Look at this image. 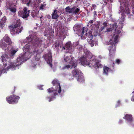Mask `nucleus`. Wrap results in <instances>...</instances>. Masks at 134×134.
<instances>
[{
    "instance_id": "nucleus-1",
    "label": "nucleus",
    "mask_w": 134,
    "mask_h": 134,
    "mask_svg": "<svg viewBox=\"0 0 134 134\" xmlns=\"http://www.w3.org/2000/svg\"><path fill=\"white\" fill-rule=\"evenodd\" d=\"M46 41H42L36 36L33 34L30 35L27 38L26 42L29 44H32L36 47L40 46L41 48H46L48 46L46 43Z\"/></svg>"
},
{
    "instance_id": "nucleus-2",
    "label": "nucleus",
    "mask_w": 134,
    "mask_h": 134,
    "mask_svg": "<svg viewBox=\"0 0 134 134\" xmlns=\"http://www.w3.org/2000/svg\"><path fill=\"white\" fill-rule=\"evenodd\" d=\"M70 63L71 66V68H74V69L72 71V73L74 77H75L77 80L79 82H82L83 80V78L81 75V71L79 69L76 68L77 66V60L73 59L70 62Z\"/></svg>"
},
{
    "instance_id": "nucleus-3",
    "label": "nucleus",
    "mask_w": 134,
    "mask_h": 134,
    "mask_svg": "<svg viewBox=\"0 0 134 134\" xmlns=\"http://www.w3.org/2000/svg\"><path fill=\"white\" fill-rule=\"evenodd\" d=\"M119 36L118 35H116L114 38H112L111 40H110L108 43V45H111L108 48L109 51V55L110 57L115 54L116 49V46L115 45L118 42Z\"/></svg>"
},
{
    "instance_id": "nucleus-4",
    "label": "nucleus",
    "mask_w": 134,
    "mask_h": 134,
    "mask_svg": "<svg viewBox=\"0 0 134 134\" xmlns=\"http://www.w3.org/2000/svg\"><path fill=\"white\" fill-rule=\"evenodd\" d=\"M23 28L22 26L20 27V23L17 21L13 26L12 29L10 30V33L12 35L18 34L21 32L23 29Z\"/></svg>"
},
{
    "instance_id": "nucleus-5",
    "label": "nucleus",
    "mask_w": 134,
    "mask_h": 134,
    "mask_svg": "<svg viewBox=\"0 0 134 134\" xmlns=\"http://www.w3.org/2000/svg\"><path fill=\"white\" fill-rule=\"evenodd\" d=\"M88 66L92 68L93 67L96 70L100 68H101V65L99 64V61L95 58L92 57L90 61L89 62Z\"/></svg>"
},
{
    "instance_id": "nucleus-6",
    "label": "nucleus",
    "mask_w": 134,
    "mask_h": 134,
    "mask_svg": "<svg viewBox=\"0 0 134 134\" xmlns=\"http://www.w3.org/2000/svg\"><path fill=\"white\" fill-rule=\"evenodd\" d=\"M24 52L23 55L20 56L16 59V62H20V65L23 63L24 60H26L30 58V56H29L30 54V51H25Z\"/></svg>"
},
{
    "instance_id": "nucleus-7",
    "label": "nucleus",
    "mask_w": 134,
    "mask_h": 134,
    "mask_svg": "<svg viewBox=\"0 0 134 134\" xmlns=\"http://www.w3.org/2000/svg\"><path fill=\"white\" fill-rule=\"evenodd\" d=\"M20 97L15 94L6 97L7 102L10 104H14L17 103Z\"/></svg>"
},
{
    "instance_id": "nucleus-8",
    "label": "nucleus",
    "mask_w": 134,
    "mask_h": 134,
    "mask_svg": "<svg viewBox=\"0 0 134 134\" xmlns=\"http://www.w3.org/2000/svg\"><path fill=\"white\" fill-rule=\"evenodd\" d=\"M30 10H27L26 7H24L22 10L19 11L18 12V15L23 19L26 18L28 17L30 15Z\"/></svg>"
},
{
    "instance_id": "nucleus-9",
    "label": "nucleus",
    "mask_w": 134,
    "mask_h": 134,
    "mask_svg": "<svg viewBox=\"0 0 134 134\" xmlns=\"http://www.w3.org/2000/svg\"><path fill=\"white\" fill-rule=\"evenodd\" d=\"M65 10L68 13L74 14H77L79 12L80 9L79 8H76V6H74L71 8L69 6H68L66 8Z\"/></svg>"
},
{
    "instance_id": "nucleus-10",
    "label": "nucleus",
    "mask_w": 134,
    "mask_h": 134,
    "mask_svg": "<svg viewBox=\"0 0 134 134\" xmlns=\"http://www.w3.org/2000/svg\"><path fill=\"white\" fill-rule=\"evenodd\" d=\"M118 26L117 25V23H114L113 24L111 28H110L107 29L106 31H105L108 32H109L111 31L114 30L115 31L114 33L115 34V36L119 34L121 32V30L120 29H119L118 27Z\"/></svg>"
},
{
    "instance_id": "nucleus-11",
    "label": "nucleus",
    "mask_w": 134,
    "mask_h": 134,
    "mask_svg": "<svg viewBox=\"0 0 134 134\" xmlns=\"http://www.w3.org/2000/svg\"><path fill=\"white\" fill-rule=\"evenodd\" d=\"M43 58L47 62V63L50 65V66L52 67V65L51 63L52 62V59L51 52L49 51L48 53L45 54L43 55Z\"/></svg>"
},
{
    "instance_id": "nucleus-12",
    "label": "nucleus",
    "mask_w": 134,
    "mask_h": 134,
    "mask_svg": "<svg viewBox=\"0 0 134 134\" xmlns=\"http://www.w3.org/2000/svg\"><path fill=\"white\" fill-rule=\"evenodd\" d=\"M72 45L70 42H68L65 44L64 46H63L62 48V49L65 50L66 49L68 50V52L72 53L73 50L72 49Z\"/></svg>"
},
{
    "instance_id": "nucleus-13",
    "label": "nucleus",
    "mask_w": 134,
    "mask_h": 134,
    "mask_svg": "<svg viewBox=\"0 0 134 134\" xmlns=\"http://www.w3.org/2000/svg\"><path fill=\"white\" fill-rule=\"evenodd\" d=\"M4 41L7 43L8 44V50L9 49L10 47H11L12 48V43L13 42H12L10 38L8 36V35L6 34L5 36L3 37Z\"/></svg>"
},
{
    "instance_id": "nucleus-14",
    "label": "nucleus",
    "mask_w": 134,
    "mask_h": 134,
    "mask_svg": "<svg viewBox=\"0 0 134 134\" xmlns=\"http://www.w3.org/2000/svg\"><path fill=\"white\" fill-rule=\"evenodd\" d=\"M52 82L53 86H55L56 90H58V93H60L61 91V88L58 80L57 79H54Z\"/></svg>"
},
{
    "instance_id": "nucleus-15",
    "label": "nucleus",
    "mask_w": 134,
    "mask_h": 134,
    "mask_svg": "<svg viewBox=\"0 0 134 134\" xmlns=\"http://www.w3.org/2000/svg\"><path fill=\"white\" fill-rule=\"evenodd\" d=\"M1 58L3 65L4 68H5L7 65V59H9L8 56L7 54L5 53L2 55Z\"/></svg>"
},
{
    "instance_id": "nucleus-16",
    "label": "nucleus",
    "mask_w": 134,
    "mask_h": 134,
    "mask_svg": "<svg viewBox=\"0 0 134 134\" xmlns=\"http://www.w3.org/2000/svg\"><path fill=\"white\" fill-rule=\"evenodd\" d=\"M7 9L10 11L11 12L14 13L16 10V8L13 7V4L11 3H9L7 4L6 5Z\"/></svg>"
},
{
    "instance_id": "nucleus-17",
    "label": "nucleus",
    "mask_w": 134,
    "mask_h": 134,
    "mask_svg": "<svg viewBox=\"0 0 134 134\" xmlns=\"http://www.w3.org/2000/svg\"><path fill=\"white\" fill-rule=\"evenodd\" d=\"M80 62L81 64L85 66H88L89 62L87 61V58L82 57L80 59Z\"/></svg>"
},
{
    "instance_id": "nucleus-18",
    "label": "nucleus",
    "mask_w": 134,
    "mask_h": 134,
    "mask_svg": "<svg viewBox=\"0 0 134 134\" xmlns=\"http://www.w3.org/2000/svg\"><path fill=\"white\" fill-rule=\"evenodd\" d=\"M123 118L129 123H131L133 120V117L131 114H126Z\"/></svg>"
},
{
    "instance_id": "nucleus-19",
    "label": "nucleus",
    "mask_w": 134,
    "mask_h": 134,
    "mask_svg": "<svg viewBox=\"0 0 134 134\" xmlns=\"http://www.w3.org/2000/svg\"><path fill=\"white\" fill-rule=\"evenodd\" d=\"M77 30L79 32V34H80L81 36H82L84 32L85 27H83L82 29V27L80 25H77Z\"/></svg>"
},
{
    "instance_id": "nucleus-20",
    "label": "nucleus",
    "mask_w": 134,
    "mask_h": 134,
    "mask_svg": "<svg viewBox=\"0 0 134 134\" xmlns=\"http://www.w3.org/2000/svg\"><path fill=\"white\" fill-rule=\"evenodd\" d=\"M47 90L48 91L49 93H52L51 95H53L54 96L58 95V94L57 92H55V91H57V90H56V88L54 89L53 87L49 88Z\"/></svg>"
},
{
    "instance_id": "nucleus-21",
    "label": "nucleus",
    "mask_w": 134,
    "mask_h": 134,
    "mask_svg": "<svg viewBox=\"0 0 134 134\" xmlns=\"http://www.w3.org/2000/svg\"><path fill=\"white\" fill-rule=\"evenodd\" d=\"M58 10L56 9L54 10L52 15V18L54 19H57L59 16V15L58 14Z\"/></svg>"
},
{
    "instance_id": "nucleus-22",
    "label": "nucleus",
    "mask_w": 134,
    "mask_h": 134,
    "mask_svg": "<svg viewBox=\"0 0 134 134\" xmlns=\"http://www.w3.org/2000/svg\"><path fill=\"white\" fill-rule=\"evenodd\" d=\"M17 62L19 63L17 64L16 63H10V64H9V66L8 67V69L11 68H13L21 65H20V62Z\"/></svg>"
},
{
    "instance_id": "nucleus-23",
    "label": "nucleus",
    "mask_w": 134,
    "mask_h": 134,
    "mask_svg": "<svg viewBox=\"0 0 134 134\" xmlns=\"http://www.w3.org/2000/svg\"><path fill=\"white\" fill-rule=\"evenodd\" d=\"M13 47L12 48L11 47H10V48H11V51H10V56L11 57L13 56L16 53V52L18 51L17 50H15L13 49V46H12Z\"/></svg>"
},
{
    "instance_id": "nucleus-24",
    "label": "nucleus",
    "mask_w": 134,
    "mask_h": 134,
    "mask_svg": "<svg viewBox=\"0 0 134 134\" xmlns=\"http://www.w3.org/2000/svg\"><path fill=\"white\" fill-rule=\"evenodd\" d=\"M100 24V23L98 21H97L95 22L93 25L94 29L98 30Z\"/></svg>"
},
{
    "instance_id": "nucleus-25",
    "label": "nucleus",
    "mask_w": 134,
    "mask_h": 134,
    "mask_svg": "<svg viewBox=\"0 0 134 134\" xmlns=\"http://www.w3.org/2000/svg\"><path fill=\"white\" fill-rule=\"evenodd\" d=\"M70 59H71L70 60L71 61L74 59V58L71 57L70 56H67L66 57H64V60L66 62H68Z\"/></svg>"
},
{
    "instance_id": "nucleus-26",
    "label": "nucleus",
    "mask_w": 134,
    "mask_h": 134,
    "mask_svg": "<svg viewBox=\"0 0 134 134\" xmlns=\"http://www.w3.org/2000/svg\"><path fill=\"white\" fill-rule=\"evenodd\" d=\"M110 69V68L107 66H104L103 68V73L106 75L107 74L108 70Z\"/></svg>"
},
{
    "instance_id": "nucleus-27",
    "label": "nucleus",
    "mask_w": 134,
    "mask_h": 134,
    "mask_svg": "<svg viewBox=\"0 0 134 134\" xmlns=\"http://www.w3.org/2000/svg\"><path fill=\"white\" fill-rule=\"evenodd\" d=\"M30 47V45L28 44H26L24 48V52L25 51H29V48Z\"/></svg>"
},
{
    "instance_id": "nucleus-28",
    "label": "nucleus",
    "mask_w": 134,
    "mask_h": 134,
    "mask_svg": "<svg viewBox=\"0 0 134 134\" xmlns=\"http://www.w3.org/2000/svg\"><path fill=\"white\" fill-rule=\"evenodd\" d=\"M1 46L3 49H6L7 47V44L5 42H3L1 44Z\"/></svg>"
},
{
    "instance_id": "nucleus-29",
    "label": "nucleus",
    "mask_w": 134,
    "mask_h": 134,
    "mask_svg": "<svg viewBox=\"0 0 134 134\" xmlns=\"http://www.w3.org/2000/svg\"><path fill=\"white\" fill-rule=\"evenodd\" d=\"M87 36L88 37L87 38V40H92L93 35L92 33H89V34H87Z\"/></svg>"
},
{
    "instance_id": "nucleus-30",
    "label": "nucleus",
    "mask_w": 134,
    "mask_h": 134,
    "mask_svg": "<svg viewBox=\"0 0 134 134\" xmlns=\"http://www.w3.org/2000/svg\"><path fill=\"white\" fill-rule=\"evenodd\" d=\"M94 35V36H96L98 35H99V33L98 32V30H94L92 31Z\"/></svg>"
},
{
    "instance_id": "nucleus-31",
    "label": "nucleus",
    "mask_w": 134,
    "mask_h": 134,
    "mask_svg": "<svg viewBox=\"0 0 134 134\" xmlns=\"http://www.w3.org/2000/svg\"><path fill=\"white\" fill-rule=\"evenodd\" d=\"M108 22L107 21H105L103 23V26L101 27V31L103 30L107 26Z\"/></svg>"
},
{
    "instance_id": "nucleus-32",
    "label": "nucleus",
    "mask_w": 134,
    "mask_h": 134,
    "mask_svg": "<svg viewBox=\"0 0 134 134\" xmlns=\"http://www.w3.org/2000/svg\"><path fill=\"white\" fill-rule=\"evenodd\" d=\"M54 46L55 47L56 49H58V47L59 45V41H57L54 44Z\"/></svg>"
},
{
    "instance_id": "nucleus-33",
    "label": "nucleus",
    "mask_w": 134,
    "mask_h": 134,
    "mask_svg": "<svg viewBox=\"0 0 134 134\" xmlns=\"http://www.w3.org/2000/svg\"><path fill=\"white\" fill-rule=\"evenodd\" d=\"M31 15L34 18L36 16V13L33 10L31 13Z\"/></svg>"
},
{
    "instance_id": "nucleus-34",
    "label": "nucleus",
    "mask_w": 134,
    "mask_h": 134,
    "mask_svg": "<svg viewBox=\"0 0 134 134\" xmlns=\"http://www.w3.org/2000/svg\"><path fill=\"white\" fill-rule=\"evenodd\" d=\"M82 46L79 45H78L77 46V49H78L80 52H81V50H82Z\"/></svg>"
},
{
    "instance_id": "nucleus-35",
    "label": "nucleus",
    "mask_w": 134,
    "mask_h": 134,
    "mask_svg": "<svg viewBox=\"0 0 134 134\" xmlns=\"http://www.w3.org/2000/svg\"><path fill=\"white\" fill-rule=\"evenodd\" d=\"M22 2L24 3H26L27 5V6H29L30 5H32V4L31 0H29V2L27 3L26 2V1L24 2L22 1Z\"/></svg>"
},
{
    "instance_id": "nucleus-36",
    "label": "nucleus",
    "mask_w": 134,
    "mask_h": 134,
    "mask_svg": "<svg viewBox=\"0 0 134 134\" xmlns=\"http://www.w3.org/2000/svg\"><path fill=\"white\" fill-rule=\"evenodd\" d=\"M7 69H4V68H3L1 70V71H0V75L2 73H4L7 71Z\"/></svg>"
},
{
    "instance_id": "nucleus-37",
    "label": "nucleus",
    "mask_w": 134,
    "mask_h": 134,
    "mask_svg": "<svg viewBox=\"0 0 134 134\" xmlns=\"http://www.w3.org/2000/svg\"><path fill=\"white\" fill-rule=\"evenodd\" d=\"M88 42L89 43L91 47H93L94 46V41L92 40H88Z\"/></svg>"
},
{
    "instance_id": "nucleus-38",
    "label": "nucleus",
    "mask_w": 134,
    "mask_h": 134,
    "mask_svg": "<svg viewBox=\"0 0 134 134\" xmlns=\"http://www.w3.org/2000/svg\"><path fill=\"white\" fill-rule=\"evenodd\" d=\"M6 20V17L5 16H4L1 19V21L3 23H4L5 22Z\"/></svg>"
},
{
    "instance_id": "nucleus-39",
    "label": "nucleus",
    "mask_w": 134,
    "mask_h": 134,
    "mask_svg": "<svg viewBox=\"0 0 134 134\" xmlns=\"http://www.w3.org/2000/svg\"><path fill=\"white\" fill-rule=\"evenodd\" d=\"M93 20H90L88 23V25L87 26H88L90 25V26H91L92 25V24L93 23Z\"/></svg>"
},
{
    "instance_id": "nucleus-40",
    "label": "nucleus",
    "mask_w": 134,
    "mask_h": 134,
    "mask_svg": "<svg viewBox=\"0 0 134 134\" xmlns=\"http://www.w3.org/2000/svg\"><path fill=\"white\" fill-rule=\"evenodd\" d=\"M54 96L53 95H51L49 97H48V98L49 99V102L52 101L53 98L54 97Z\"/></svg>"
},
{
    "instance_id": "nucleus-41",
    "label": "nucleus",
    "mask_w": 134,
    "mask_h": 134,
    "mask_svg": "<svg viewBox=\"0 0 134 134\" xmlns=\"http://www.w3.org/2000/svg\"><path fill=\"white\" fill-rule=\"evenodd\" d=\"M36 61H38L40 59V56L38 55H36L35 58Z\"/></svg>"
},
{
    "instance_id": "nucleus-42",
    "label": "nucleus",
    "mask_w": 134,
    "mask_h": 134,
    "mask_svg": "<svg viewBox=\"0 0 134 134\" xmlns=\"http://www.w3.org/2000/svg\"><path fill=\"white\" fill-rule=\"evenodd\" d=\"M121 60L119 59H116L115 61V63H116L118 64H119Z\"/></svg>"
},
{
    "instance_id": "nucleus-43",
    "label": "nucleus",
    "mask_w": 134,
    "mask_h": 134,
    "mask_svg": "<svg viewBox=\"0 0 134 134\" xmlns=\"http://www.w3.org/2000/svg\"><path fill=\"white\" fill-rule=\"evenodd\" d=\"M64 68H66L68 69L70 68H71V66L70 65H65L64 67Z\"/></svg>"
},
{
    "instance_id": "nucleus-44",
    "label": "nucleus",
    "mask_w": 134,
    "mask_h": 134,
    "mask_svg": "<svg viewBox=\"0 0 134 134\" xmlns=\"http://www.w3.org/2000/svg\"><path fill=\"white\" fill-rule=\"evenodd\" d=\"M44 5L43 4H41V5L40 6V9L41 10H43L44 9Z\"/></svg>"
},
{
    "instance_id": "nucleus-45",
    "label": "nucleus",
    "mask_w": 134,
    "mask_h": 134,
    "mask_svg": "<svg viewBox=\"0 0 134 134\" xmlns=\"http://www.w3.org/2000/svg\"><path fill=\"white\" fill-rule=\"evenodd\" d=\"M92 7L93 8V9L94 10H95L96 8V6L95 4H93L92 5Z\"/></svg>"
},
{
    "instance_id": "nucleus-46",
    "label": "nucleus",
    "mask_w": 134,
    "mask_h": 134,
    "mask_svg": "<svg viewBox=\"0 0 134 134\" xmlns=\"http://www.w3.org/2000/svg\"><path fill=\"white\" fill-rule=\"evenodd\" d=\"M96 13H97L96 12L94 11V16H95L97 15Z\"/></svg>"
},
{
    "instance_id": "nucleus-47",
    "label": "nucleus",
    "mask_w": 134,
    "mask_h": 134,
    "mask_svg": "<svg viewBox=\"0 0 134 134\" xmlns=\"http://www.w3.org/2000/svg\"><path fill=\"white\" fill-rule=\"evenodd\" d=\"M122 120H119V123H122Z\"/></svg>"
},
{
    "instance_id": "nucleus-48",
    "label": "nucleus",
    "mask_w": 134,
    "mask_h": 134,
    "mask_svg": "<svg viewBox=\"0 0 134 134\" xmlns=\"http://www.w3.org/2000/svg\"><path fill=\"white\" fill-rule=\"evenodd\" d=\"M122 22H121V24H123V23H122V22H124V19H122ZM120 24L121 23H120Z\"/></svg>"
},
{
    "instance_id": "nucleus-49",
    "label": "nucleus",
    "mask_w": 134,
    "mask_h": 134,
    "mask_svg": "<svg viewBox=\"0 0 134 134\" xmlns=\"http://www.w3.org/2000/svg\"><path fill=\"white\" fill-rule=\"evenodd\" d=\"M115 64V63H114V62L113 63V69H114V65Z\"/></svg>"
},
{
    "instance_id": "nucleus-50",
    "label": "nucleus",
    "mask_w": 134,
    "mask_h": 134,
    "mask_svg": "<svg viewBox=\"0 0 134 134\" xmlns=\"http://www.w3.org/2000/svg\"><path fill=\"white\" fill-rule=\"evenodd\" d=\"M63 17H64L63 16H60V18H61V19H63Z\"/></svg>"
},
{
    "instance_id": "nucleus-51",
    "label": "nucleus",
    "mask_w": 134,
    "mask_h": 134,
    "mask_svg": "<svg viewBox=\"0 0 134 134\" xmlns=\"http://www.w3.org/2000/svg\"><path fill=\"white\" fill-rule=\"evenodd\" d=\"M2 13L1 12V11H0V16H1V15H2Z\"/></svg>"
},
{
    "instance_id": "nucleus-52",
    "label": "nucleus",
    "mask_w": 134,
    "mask_h": 134,
    "mask_svg": "<svg viewBox=\"0 0 134 134\" xmlns=\"http://www.w3.org/2000/svg\"><path fill=\"white\" fill-rule=\"evenodd\" d=\"M130 12H129V11H128V12L127 13H126V14H130Z\"/></svg>"
},
{
    "instance_id": "nucleus-53",
    "label": "nucleus",
    "mask_w": 134,
    "mask_h": 134,
    "mask_svg": "<svg viewBox=\"0 0 134 134\" xmlns=\"http://www.w3.org/2000/svg\"><path fill=\"white\" fill-rule=\"evenodd\" d=\"M52 32H53V33L54 32V31L53 30Z\"/></svg>"
},
{
    "instance_id": "nucleus-54",
    "label": "nucleus",
    "mask_w": 134,
    "mask_h": 134,
    "mask_svg": "<svg viewBox=\"0 0 134 134\" xmlns=\"http://www.w3.org/2000/svg\"><path fill=\"white\" fill-rule=\"evenodd\" d=\"M113 35H114V36L115 35V34H113Z\"/></svg>"
},
{
    "instance_id": "nucleus-55",
    "label": "nucleus",
    "mask_w": 134,
    "mask_h": 134,
    "mask_svg": "<svg viewBox=\"0 0 134 134\" xmlns=\"http://www.w3.org/2000/svg\"><path fill=\"white\" fill-rule=\"evenodd\" d=\"M42 18V17H40V19H41V18Z\"/></svg>"
},
{
    "instance_id": "nucleus-56",
    "label": "nucleus",
    "mask_w": 134,
    "mask_h": 134,
    "mask_svg": "<svg viewBox=\"0 0 134 134\" xmlns=\"http://www.w3.org/2000/svg\"><path fill=\"white\" fill-rule=\"evenodd\" d=\"M80 0H77V1H80Z\"/></svg>"
},
{
    "instance_id": "nucleus-57",
    "label": "nucleus",
    "mask_w": 134,
    "mask_h": 134,
    "mask_svg": "<svg viewBox=\"0 0 134 134\" xmlns=\"http://www.w3.org/2000/svg\"><path fill=\"white\" fill-rule=\"evenodd\" d=\"M133 14H134V13H133Z\"/></svg>"
}]
</instances>
